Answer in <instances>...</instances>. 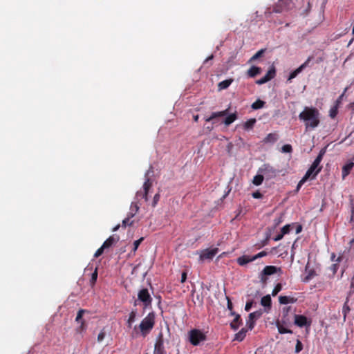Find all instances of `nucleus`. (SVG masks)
Segmentation results:
<instances>
[{
  "label": "nucleus",
  "instance_id": "1",
  "mask_svg": "<svg viewBox=\"0 0 354 354\" xmlns=\"http://www.w3.org/2000/svg\"><path fill=\"white\" fill-rule=\"evenodd\" d=\"M319 116L320 113L317 108L305 106L299 113V118L304 122L306 130L308 131L318 127L320 122Z\"/></svg>",
  "mask_w": 354,
  "mask_h": 354
},
{
  "label": "nucleus",
  "instance_id": "2",
  "mask_svg": "<svg viewBox=\"0 0 354 354\" xmlns=\"http://www.w3.org/2000/svg\"><path fill=\"white\" fill-rule=\"evenodd\" d=\"M153 167L151 166L145 173V181L142 186V190L138 191L136 195V200L137 201L140 199H144L145 201H148V194L152 187V180L149 178L150 174H153Z\"/></svg>",
  "mask_w": 354,
  "mask_h": 354
},
{
  "label": "nucleus",
  "instance_id": "3",
  "mask_svg": "<svg viewBox=\"0 0 354 354\" xmlns=\"http://www.w3.org/2000/svg\"><path fill=\"white\" fill-rule=\"evenodd\" d=\"M155 319V313L151 312L141 321L138 328L143 337L147 336L154 327Z\"/></svg>",
  "mask_w": 354,
  "mask_h": 354
},
{
  "label": "nucleus",
  "instance_id": "4",
  "mask_svg": "<svg viewBox=\"0 0 354 354\" xmlns=\"http://www.w3.org/2000/svg\"><path fill=\"white\" fill-rule=\"evenodd\" d=\"M205 335L200 330L193 329L189 332V342L194 346L198 345L200 342L205 341Z\"/></svg>",
  "mask_w": 354,
  "mask_h": 354
},
{
  "label": "nucleus",
  "instance_id": "5",
  "mask_svg": "<svg viewBox=\"0 0 354 354\" xmlns=\"http://www.w3.org/2000/svg\"><path fill=\"white\" fill-rule=\"evenodd\" d=\"M164 337L162 332H160L156 337L153 354H167V351L165 349L164 346Z\"/></svg>",
  "mask_w": 354,
  "mask_h": 354
},
{
  "label": "nucleus",
  "instance_id": "6",
  "mask_svg": "<svg viewBox=\"0 0 354 354\" xmlns=\"http://www.w3.org/2000/svg\"><path fill=\"white\" fill-rule=\"evenodd\" d=\"M138 299L143 303L145 307H148L152 302V298L147 288H142L138 292Z\"/></svg>",
  "mask_w": 354,
  "mask_h": 354
},
{
  "label": "nucleus",
  "instance_id": "7",
  "mask_svg": "<svg viewBox=\"0 0 354 354\" xmlns=\"http://www.w3.org/2000/svg\"><path fill=\"white\" fill-rule=\"evenodd\" d=\"M218 252V249L217 248L203 250L200 253L199 259L201 261L205 260H212Z\"/></svg>",
  "mask_w": 354,
  "mask_h": 354
},
{
  "label": "nucleus",
  "instance_id": "8",
  "mask_svg": "<svg viewBox=\"0 0 354 354\" xmlns=\"http://www.w3.org/2000/svg\"><path fill=\"white\" fill-rule=\"evenodd\" d=\"M263 313V310L260 309L259 310L254 311L253 313H250L248 316V320L247 321L246 325L248 327V329L252 330L254 327L255 321L259 319Z\"/></svg>",
  "mask_w": 354,
  "mask_h": 354
},
{
  "label": "nucleus",
  "instance_id": "9",
  "mask_svg": "<svg viewBox=\"0 0 354 354\" xmlns=\"http://www.w3.org/2000/svg\"><path fill=\"white\" fill-rule=\"evenodd\" d=\"M295 324L299 327L310 326L311 321L308 320L307 317L301 315H294Z\"/></svg>",
  "mask_w": 354,
  "mask_h": 354
},
{
  "label": "nucleus",
  "instance_id": "10",
  "mask_svg": "<svg viewBox=\"0 0 354 354\" xmlns=\"http://www.w3.org/2000/svg\"><path fill=\"white\" fill-rule=\"evenodd\" d=\"M275 75H276L275 68H274V66H272L268 70L266 75L264 77H263L262 78L258 80L256 82V84H257L259 85L263 84L268 82V81L271 80L272 79H273L275 77Z\"/></svg>",
  "mask_w": 354,
  "mask_h": 354
},
{
  "label": "nucleus",
  "instance_id": "11",
  "mask_svg": "<svg viewBox=\"0 0 354 354\" xmlns=\"http://www.w3.org/2000/svg\"><path fill=\"white\" fill-rule=\"evenodd\" d=\"M291 0H279L273 8V12L279 13L289 8Z\"/></svg>",
  "mask_w": 354,
  "mask_h": 354
},
{
  "label": "nucleus",
  "instance_id": "12",
  "mask_svg": "<svg viewBox=\"0 0 354 354\" xmlns=\"http://www.w3.org/2000/svg\"><path fill=\"white\" fill-rule=\"evenodd\" d=\"M322 167H319L318 169L315 168L313 165L310 167V168L307 170L306 173L303 177L304 181H307L310 178L312 179L315 178L317 175L322 170Z\"/></svg>",
  "mask_w": 354,
  "mask_h": 354
},
{
  "label": "nucleus",
  "instance_id": "13",
  "mask_svg": "<svg viewBox=\"0 0 354 354\" xmlns=\"http://www.w3.org/2000/svg\"><path fill=\"white\" fill-rule=\"evenodd\" d=\"M261 304L265 308L263 313H269L272 307V299L269 295L263 297L261 299Z\"/></svg>",
  "mask_w": 354,
  "mask_h": 354
},
{
  "label": "nucleus",
  "instance_id": "14",
  "mask_svg": "<svg viewBox=\"0 0 354 354\" xmlns=\"http://www.w3.org/2000/svg\"><path fill=\"white\" fill-rule=\"evenodd\" d=\"M230 315L232 316H234L233 321L230 324V327L232 329L236 330L242 324V320H241V316L239 314H236L234 311H232L230 313Z\"/></svg>",
  "mask_w": 354,
  "mask_h": 354
},
{
  "label": "nucleus",
  "instance_id": "15",
  "mask_svg": "<svg viewBox=\"0 0 354 354\" xmlns=\"http://www.w3.org/2000/svg\"><path fill=\"white\" fill-rule=\"evenodd\" d=\"M291 306H287L284 307L282 310V317H281V322L285 325H289L291 322L290 317L289 316V313L291 311Z\"/></svg>",
  "mask_w": 354,
  "mask_h": 354
},
{
  "label": "nucleus",
  "instance_id": "16",
  "mask_svg": "<svg viewBox=\"0 0 354 354\" xmlns=\"http://www.w3.org/2000/svg\"><path fill=\"white\" fill-rule=\"evenodd\" d=\"M279 139V135L277 132L270 133L263 140V142L265 144L271 143L273 144L277 142Z\"/></svg>",
  "mask_w": 354,
  "mask_h": 354
},
{
  "label": "nucleus",
  "instance_id": "17",
  "mask_svg": "<svg viewBox=\"0 0 354 354\" xmlns=\"http://www.w3.org/2000/svg\"><path fill=\"white\" fill-rule=\"evenodd\" d=\"M228 112L229 109H227L221 111L213 112L209 118H205V121L210 122L217 118L226 116L228 114Z\"/></svg>",
  "mask_w": 354,
  "mask_h": 354
},
{
  "label": "nucleus",
  "instance_id": "18",
  "mask_svg": "<svg viewBox=\"0 0 354 354\" xmlns=\"http://www.w3.org/2000/svg\"><path fill=\"white\" fill-rule=\"evenodd\" d=\"M353 167L354 162H348L343 166L342 170V177L343 180H344L346 177L350 174Z\"/></svg>",
  "mask_w": 354,
  "mask_h": 354
},
{
  "label": "nucleus",
  "instance_id": "19",
  "mask_svg": "<svg viewBox=\"0 0 354 354\" xmlns=\"http://www.w3.org/2000/svg\"><path fill=\"white\" fill-rule=\"evenodd\" d=\"M278 271H281L280 268H277L274 266H266L262 270L263 275H272L277 273Z\"/></svg>",
  "mask_w": 354,
  "mask_h": 354
},
{
  "label": "nucleus",
  "instance_id": "20",
  "mask_svg": "<svg viewBox=\"0 0 354 354\" xmlns=\"http://www.w3.org/2000/svg\"><path fill=\"white\" fill-rule=\"evenodd\" d=\"M236 261L239 266H243L246 265L248 263H250L252 261H254L253 257L248 256V255H243L241 257H239Z\"/></svg>",
  "mask_w": 354,
  "mask_h": 354
},
{
  "label": "nucleus",
  "instance_id": "21",
  "mask_svg": "<svg viewBox=\"0 0 354 354\" xmlns=\"http://www.w3.org/2000/svg\"><path fill=\"white\" fill-rule=\"evenodd\" d=\"M297 301V299L290 296H279V301L281 304H293Z\"/></svg>",
  "mask_w": 354,
  "mask_h": 354
},
{
  "label": "nucleus",
  "instance_id": "22",
  "mask_svg": "<svg viewBox=\"0 0 354 354\" xmlns=\"http://www.w3.org/2000/svg\"><path fill=\"white\" fill-rule=\"evenodd\" d=\"M276 326L277 327L278 331L280 334H286V333H292V330L286 328L284 324L282 323L281 321H277Z\"/></svg>",
  "mask_w": 354,
  "mask_h": 354
},
{
  "label": "nucleus",
  "instance_id": "23",
  "mask_svg": "<svg viewBox=\"0 0 354 354\" xmlns=\"http://www.w3.org/2000/svg\"><path fill=\"white\" fill-rule=\"evenodd\" d=\"M261 73V68L255 66L250 67L247 71V75L249 77H254Z\"/></svg>",
  "mask_w": 354,
  "mask_h": 354
},
{
  "label": "nucleus",
  "instance_id": "24",
  "mask_svg": "<svg viewBox=\"0 0 354 354\" xmlns=\"http://www.w3.org/2000/svg\"><path fill=\"white\" fill-rule=\"evenodd\" d=\"M119 237L114 236H109L102 244L103 248L105 249L110 248L114 243L118 241Z\"/></svg>",
  "mask_w": 354,
  "mask_h": 354
},
{
  "label": "nucleus",
  "instance_id": "25",
  "mask_svg": "<svg viewBox=\"0 0 354 354\" xmlns=\"http://www.w3.org/2000/svg\"><path fill=\"white\" fill-rule=\"evenodd\" d=\"M325 152H326V150L324 149H322L319 151L318 156H317V158H315V160H314V162H313V164L311 165H313L315 168L318 169L320 167L319 164L322 160V158H323V156H324Z\"/></svg>",
  "mask_w": 354,
  "mask_h": 354
},
{
  "label": "nucleus",
  "instance_id": "26",
  "mask_svg": "<svg viewBox=\"0 0 354 354\" xmlns=\"http://www.w3.org/2000/svg\"><path fill=\"white\" fill-rule=\"evenodd\" d=\"M140 206L138 205V201L132 202L130 206V211L128 214L130 217H133L139 210Z\"/></svg>",
  "mask_w": 354,
  "mask_h": 354
},
{
  "label": "nucleus",
  "instance_id": "27",
  "mask_svg": "<svg viewBox=\"0 0 354 354\" xmlns=\"http://www.w3.org/2000/svg\"><path fill=\"white\" fill-rule=\"evenodd\" d=\"M248 330L245 328H242L239 332H238L234 338V340H236L238 342H241L244 339L246 336V333Z\"/></svg>",
  "mask_w": 354,
  "mask_h": 354
},
{
  "label": "nucleus",
  "instance_id": "28",
  "mask_svg": "<svg viewBox=\"0 0 354 354\" xmlns=\"http://www.w3.org/2000/svg\"><path fill=\"white\" fill-rule=\"evenodd\" d=\"M237 119V114L236 113H232V114H230L229 115H227L225 120H224V124L226 125V126H229L230 124H231L232 122H234Z\"/></svg>",
  "mask_w": 354,
  "mask_h": 354
},
{
  "label": "nucleus",
  "instance_id": "29",
  "mask_svg": "<svg viewBox=\"0 0 354 354\" xmlns=\"http://www.w3.org/2000/svg\"><path fill=\"white\" fill-rule=\"evenodd\" d=\"M233 79H227L218 83V87L219 90L227 88L232 83Z\"/></svg>",
  "mask_w": 354,
  "mask_h": 354
},
{
  "label": "nucleus",
  "instance_id": "30",
  "mask_svg": "<svg viewBox=\"0 0 354 354\" xmlns=\"http://www.w3.org/2000/svg\"><path fill=\"white\" fill-rule=\"evenodd\" d=\"M266 102L261 100H257L254 102H253L251 105V107L254 110L261 109L264 106Z\"/></svg>",
  "mask_w": 354,
  "mask_h": 354
},
{
  "label": "nucleus",
  "instance_id": "31",
  "mask_svg": "<svg viewBox=\"0 0 354 354\" xmlns=\"http://www.w3.org/2000/svg\"><path fill=\"white\" fill-rule=\"evenodd\" d=\"M255 122L256 120L254 118L247 120L243 124L244 129L246 130L252 129Z\"/></svg>",
  "mask_w": 354,
  "mask_h": 354
},
{
  "label": "nucleus",
  "instance_id": "32",
  "mask_svg": "<svg viewBox=\"0 0 354 354\" xmlns=\"http://www.w3.org/2000/svg\"><path fill=\"white\" fill-rule=\"evenodd\" d=\"M301 71H302L301 68H299V66L297 69H295V71L291 72L288 78V82H291V80L292 79L295 78L298 75V74H299Z\"/></svg>",
  "mask_w": 354,
  "mask_h": 354
},
{
  "label": "nucleus",
  "instance_id": "33",
  "mask_svg": "<svg viewBox=\"0 0 354 354\" xmlns=\"http://www.w3.org/2000/svg\"><path fill=\"white\" fill-rule=\"evenodd\" d=\"M97 275H98L97 268H96L95 269L94 272L91 274V279H90V285H91V286L93 287L94 285L95 284L97 279Z\"/></svg>",
  "mask_w": 354,
  "mask_h": 354
},
{
  "label": "nucleus",
  "instance_id": "34",
  "mask_svg": "<svg viewBox=\"0 0 354 354\" xmlns=\"http://www.w3.org/2000/svg\"><path fill=\"white\" fill-rule=\"evenodd\" d=\"M263 178H264L262 175H256L253 178L252 183L257 186L260 185L262 184Z\"/></svg>",
  "mask_w": 354,
  "mask_h": 354
},
{
  "label": "nucleus",
  "instance_id": "35",
  "mask_svg": "<svg viewBox=\"0 0 354 354\" xmlns=\"http://www.w3.org/2000/svg\"><path fill=\"white\" fill-rule=\"evenodd\" d=\"M348 299L347 298L346 299V301H345L344 306H343V308H342V313L344 315V319L345 320L346 319V315L347 313L350 311V307L348 304Z\"/></svg>",
  "mask_w": 354,
  "mask_h": 354
},
{
  "label": "nucleus",
  "instance_id": "36",
  "mask_svg": "<svg viewBox=\"0 0 354 354\" xmlns=\"http://www.w3.org/2000/svg\"><path fill=\"white\" fill-rule=\"evenodd\" d=\"M130 215L128 214L127 217L122 221V227H126L127 225L131 226L133 224L134 221H131Z\"/></svg>",
  "mask_w": 354,
  "mask_h": 354
},
{
  "label": "nucleus",
  "instance_id": "37",
  "mask_svg": "<svg viewBox=\"0 0 354 354\" xmlns=\"http://www.w3.org/2000/svg\"><path fill=\"white\" fill-rule=\"evenodd\" d=\"M79 323L80 324V325L76 328V332L78 333H82L86 330V324L85 323V321H81V322Z\"/></svg>",
  "mask_w": 354,
  "mask_h": 354
},
{
  "label": "nucleus",
  "instance_id": "38",
  "mask_svg": "<svg viewBox=\"0 0 354 354\" xmlns=\"http://www.w3.org/2000/svg\"><path fill=\"white\" fill-rule=\"evenodd\" d=\"M85 312H86V310L80 309L77 312V316H76V318H75V322L79 323V322H81V321H84L83 319H82V317H83V315L84 314Z\"/></svg>",
  "mask_w": 354,
  "mask_h": 354
},
{
  "label": "nucleus",
  "instance_id": "39",
  "mask_svg": "<svg viewBox=\"0 0 354 354\" xmlns=\"http://www.w3.org/2000/svg\"><path fill=\"white\" fill-rule=\"evenodd\" d=\"M282 289V285L279 283H277L275 287L274 288V289L272 290V296H276Z\"/></svg>",
  "mask_w": 354,
  "mask_h": 354
},
{
  "label": "nucleus",
  "instance_id": "40",
  "mask_svg": "<svg viewBox=\"0 0 354 354\" xmlns=\"http://www.w3.org/2000/svg\"><path fill=\"white\" fill-rule=\"evenodd\" d=\"M136 316H137V310L136 309L132 310L131 312L129 313L128 320L130 322H134L136 321Z\"/></svg>",
  "mask_w": 354,
  "mask_h": 354
},
{
  "label": "nucleus",
  "instance_id": "41",
  "mask_svg": "<svg viewBox=\"0 0 354 354\" xmlns=\"http://www.w3.org/2000/svg\"><path fill=\"white\" fill-rule=\"evenodd\" d=\"M143 240H144V237H141L139 239H138V240L134 241V243H133V252H135L138 250L140 244L143 241Z\"/></svg>",
  "mask_w": 354,
  "mask_h": 354
},
{
  "label": "nucleus",
  "instance_id": "42",
  "mask_svg": "<svg viewBox=\"0 0 354 354\" xmlns=\"http://www.w3.org/2000/svg\"><path fill=\"white\" fill-rule=\"evenodd\" d=\"M281 151L283 153H291L292 151V146L290 145H289V144L284 145L281 147Z\"/></svg>",
  "mask_w": 354,
  "mask_h": 354
},
{
  "label": "nucleus",
  "instance_id": "43",
  "mask_svg": "<svg viewBox=\"0 0 354 354\" xmlns=\"http://www.w3.org/2000/svg\"><path fill=\"white\" fill-rule=\"evenodd\" d=\"M337 106H333L330 109V111H329V115L330 118H334L336 117L337 114Z\"/></svg>",
  "mask_w": 354,
  "mask_h": 354
},
{
  "label": "nucleus",
  "instance_id": "44",
  "mask_svg": "<svg viewBox=\"0 0 354 354\" xmlns=\"http://www.w3.org/2000/svg\"><path fill=\"white\" fill-rule=\"evenodd\" d=\"M303 349V344L299 339L297 340L296 346H295V353H299Z\"/></svg>",
  "mask_w": 354,
  "mask_h": 354
},
{
  "label": "nucleus",
  "instance_id": "45",
  "mask_svg": "<svg viewBox=\"0 0 354 354\" xmlns=\"http://www.w3.org/2000/svg\"><path fill=\"white\" fill-rule=\"evenodd\" d=\"M291 225L288 224L281 228V233L283 235L287 234L290 232Z\"/></svg>",
  "mask_w": 354,
  "mask_h": 354
},
{
  "label": "nucleus",
  "instance_id": "46",
  "mask_svg": "<svg viewBox=\"0 0 354 354\" xmlns=\"http://www.w3.org/2000/svg\"><path fill=\"white\" fill-rule=\"evenodd\" d=\"M264 53V50L261 49L260 50H259L257 53H256L251 58H250V62L252 61H254L257 59H258L259 57H260L262 54Z\"/></svg>",
  "mask_w": 354,
  "mask_h": 354
},
{
  "label": "nucleus",
  "instance_id": "47",
  "mask_svg": "<svg viewBox=\"0 0 354 354\" xmlns=\"http://www.w3.org/2000/svg\"><path fill=\"white\" fill-rule=\"evenodd\" d=\"M160 195L159 193H157L155 194V196H153V201H152V207H156L157 203H158L159 200H160Z\"/></svg>",
  "mask_w": 354,
  "mask_h": 354
},
{
  "label": "nucleus",
  "instance_id": "48",
  "mask_svg": "<svg viewBox=\"0 0 354 354\" xmlns=\"http://www.w3.org/2000/svg\"><path fill=\"white\" fill-rule=\"evenodd\" d=\"M313 58V56H310L308 57V59L306 60V62L304 63H303L300 66L299 68H301V70L303 71L305 68H306L307 66H309V64H310V62L311 61V59Z\"/></svg>",
  "mask_w": 354,
  "mask_h": 354
},
{
  "label": "nucleus",
  "instance_id": "49",
  "mask_svg": "<svg viewBox=\"0 0 354 354\" xmlns=\"http://www.w3.org/2000/svg\"><path fill=\"white\" fill-rule=\"evenodd\" d=\"M105 250L104 248H103V246L102 245L100 248H98L97 250V251L95 252V254H94V257L95 258H97L99 257L100 256H101L103 252H104V250Z\"/></svg>",
  "mask_w": 354,
  "mask_h": 354
},
{
  "label": "nucleus",
  "instance_id": "50",
  "mask_svg": "<svg viewBox=\"0 0 354 354\" xmlns=\"http://www.w3.org/2000/svg\"><path fill=\"white\" fill-rule=\"evenodd\" d=\"M266 255H267V252L266 251H261V252H259L258 254H257L256 255H254L252 257H253L254 261H255L256 259H257L259 258L263 257Z\"/></svg>",
  "mask_w": 354,
  "mask_h": 354
},
{
  "label": "nucleus",
  "instance_id": "51",
  "mask_svg": "<svg viewBox=\"0 0 354 354\" xmlns=\"http://www.w3.org/2000/svg\"><path fill=\"white\" fill-rule=\"evenodd\" d=\"M105 335H106V333L104 331V329H102L97 335V341L99 342H102L104 339Z\"/></svg>",
  "mask_w": 354,
  "mask_h": 354
},
{
  "label": "nucleus",
  "instance_id": "52",
  "mask_svg": "<svg viewBox=\"0 0 354 354\" xmlns=\"http://www.w3.org/2000/svg\"><path fill=\"white\" fill-rule=\"evenodd\" d=\"M253 305V301H247L245 306V310L248 312L250 310Z\"/></svg>",
  "mask_w": 354,
  "mask_h": 354
},
{
  "label": "nucleus",
  "instance_id": "53",
  "mask_svg": "<svg viewBox=\"0 0 354 354\" xmlns=\"http://www.w3.org/2000/svg\"><path fill=\"white\" fill-rule=\"evenodd\" d=\"M283 215H281L280 216H279L278 218H275L274 220V225L277 226V225H279L281 223L283 222Z\"/></svg>",
  "mask_w": 354,
  "mask_h": 354
},
{
  "label": "nucleus",
  "instance_id": "54",
  "mask_svg": "<svg viewBox=\"0 0 354 354\" xmlns=\"http://www.w3.org/2000/svg\"><path fill=\"white\" fill-rule=\"evenodd\" d=\"M315 275V271L313 270H310L308 273V274L305 277V281H308L309 280H310L313 276Z\"/></svg>",
  "mask_w": 354,
  "mask_h": 354
},
{
  "label": "nucleus",
  "instance_id": "55",
  "mask_svg": "<svg viewBox=\"0 0 354 354\" xmlns=\"http://www.w3.org/2000/svg\"><path fill=\"white\" fill-rule=\"evenodd\" d=\"M267 276L268 275H263V272L261 271V272L260 273V281L262 283H266L268 280Z\"/></svg>",
  "mask_w": 354,
  "mask_h": 354
},
{
  "label": "nucleus",
  "instance_id": "56",
  "mask_svg": "<svg viewBox=\"0 0 354 354\" xmlns=\"http://www.w3.org/2000/svg\"><path fill=\"white\" fill-rule=\"evenodd\" d=\"M252 195L254 198H261L263 197V194L259 192H253Z\"/></svg>",
  "mask_w": 354,
  "mask_h": 354
},
{
  "label": "nucleus",
  "instance_id": "57",
  "mask_svg": "<svg viewBox=\"0 0 354 354\" xmlns=\"http://www.w3.org/2000/svg\"><path fill=\"white\" fill-rule=\"evenodd\" d=\"M227 308L230 310V313H231L232 311H233L232 310V309H233V304H232V301H231V300H230V299L229 297H227Z\"/></svg>",
  "mask_w": 354,
  "mask_h": 354
},
{
  "label": "nucleus",
  "instance_id": "58",
  "mask_svg": "<svg viewBox=\"0 0 354 354\" xmlns=\"http://www.w3.org/2000/svg\"><path fill=\"white\" fill-rule=\"evenodd\" d=\"M186 279H187V272H183L182 274H181V279H180L181 283L185 282Z\"/></svg>",
  "mask_w": 354,
  "mask_h": 354
},
{
  "label": "nucleus",
  "instance_id": "59",
  "mask_svg": "<svg viewBox=\"0 0 354 354\" xmlns=\"http://www.w3.org/2000/svg\"><path fill=\"white\" fill-rule=\"evenodd\" d=\"M283 236H284V235H283V234L280 233V234H279L278 235H277L275 237H274V238H273V240H274V241H279V240L282 239H283Z\"/></svg>",
  "mask_w": 354,
  "mask_h": 354
},
{
  "label": "nucleus",
  "instance_id": "60",
  "mask_svg": "<svg viewBox=\"0 0 354 354\" xmlns=\"http://www.w3.org/2000/svg\"><path fill=\"white\" fill-rule=\"evenodd\" d=\"M305 182L306 181H304L302 178L297 186V191H299L301 187L304 184Z\"/></svg>",
  "mask_w": 354,
  "mask_h": 354
},
{
  "label": "nucleus",
  "instance_id": "61",
  "mask_svg": "<svg viewBox=\"0 0 354 354\" xmlns=\"http://www.w3.org/2000/svg\"><path fill=\"white\" fill-rule=\"evenodd\" d=\"M301 230H302V226L301 225H298L297 226L296 233L299 234V233H300L301 232Z\"/></svg>",
  "mask_w": 354,
  "mask_h": 354
},
{
  "label": "nucleus",
  "instance_id": "62",
  "mask_svg": "<svg viewBox=\"0 0 354 354\" xmlns=\"http://www.w3.org/2000/svg\"><path fill=\"white\" fill-rule=\"evenodd\" d=\"M133 322H130L129 321L128 319L127 320V328H132V325H133Z\"/></svg>",
  "mask_w": 354,
  "mask_h": 354
},
{
  "label": "nucleus",
  "instance_id": "63",
  "mask_svg": "<svg viewBox=\"0 0 354 354\" xmlns=\"http://www.w3.org/2000/svg\"><path fill=\"white\" fill-rule=\"evenodd\" d=\"M120 224L117 225L116 226H115V227L113 228V232L117 231V230L120 228Z\"/></svg>",
  "mask_w": 354,
  "mask_h": 354
},
{
  "label": "nucleus",
  "instance_id": "64",
  "mask_svg": "<svg viewBox=\"0 0 354 354\" xmlns=\"http://www.w3.org/2000/svg\"><path fill=\"white\" fill-rule=\"evenodd\" d=\"M198 118H199V116L198 115H196L194 116V120L195 122H198Z\"/></svg>",
  "mask_w": 354,
  "mask_h": 354
}]
</instances>
